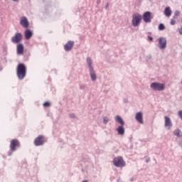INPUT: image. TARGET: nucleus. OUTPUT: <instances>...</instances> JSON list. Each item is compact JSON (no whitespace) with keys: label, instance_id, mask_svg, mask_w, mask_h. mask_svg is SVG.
I'll return each mask as SVG.
<instances>
[{"label":"nucleus","instance_id":"f257e3e1","mask_svg":"<svg viewBox=\"0 0 182 182\" xmlns=\"http://www.w3.org/2000/svg\"><path fill=\"white\" fill-rule=\"evenodd\" d=\"M26 76V66L23 64H18L17 67V77L19 80H22Z\"/></svg>","mask_w":182,"mask_h":182},{"label":"nucleus","instance_id":"f03ea898","mask_svg":"<svg viewBox=\"0 0 182 182\" xmlns=\"http://www.w3.org/2000/svg\"><path fill=\"white\" fill-rule=\"evenodd\" d=\"M150 87L154 92H164L166 90V84L157 82H151Z\"/></svg>","mask_w":182,"mask_h":182},{"label":"nucleus","instance_id":"7ed1b4c3","mask_svg":"<svg viewBox=\"0 0 182 182\" xmlns=\"http://www.w3.org/2000/svg\"><path fill=\"white\" fill-rule=\"evenodd\" d=\"M132 18V26H134V28H137V26H139L140 23H141V19L143 18L141 14L139 13L133 14Z\"/></svg>","mask_w":182,"mask_h":182},{"label":"nucleus","instance_id":"20e7f679","mask_svg":"<svg viewBox=\"0 0 182 182\" xmlns=\"http://www.w3.org/2000/svg\"><path fill=\"white\" fill-rule=\"evenodd\" d=\"M113 164L115 167H124V166H126V162H124L123 157L117 156L114 158Z\"/></svg>","mask_w":182,"mask_h":182},{"label":"nucleus","instance_id":"39448f33","mask_svg":"<svg viewBox=\"0 0 182 182\" xmlns=\"http://www.w3.org/2000/svg\"><path fill=\"white\" fill-rule=\"evenodd\" d=\"M158 47L161 50L166 49L167 48V39L164 37H161L158 39Z\"/></svg>","mask_w":182,"mask_h":182},{"label":"nucleus","instance_id":"423d86ee","mask_svg":"<svg viewBox=\"0 0 182 182\" xmlns=\"http://www.w3.org/2000/svg\"><path fill=\"white\" fill-rule=\"evenodd\" d=\"M164 127L166 130H171V127H173V122H171V119L170 117L165 116L164 117Z\"/></svg>","mask_w":182,"mask_h":182},{"label":"nucleus","instance_id":"0eeeda50","mask_svg":"<svg viewBox=\"0 0 182 182\" xmlns=\"http://www.w3.org/2000/svg\"><path fill=\"white\" fill-rule=\"evenodd\" d=\"M142 18L145 23H150V22H151V13L150 11H146L143 14Z\"/></svg>","mask_w":182,"mask_h":182},{"label":"nucleus","instance_id":"6e6552de","mask_svg":"<svg viewBox=\"0 0 182 182\" xmlns=\"http://www.w3.org/2000/svg\"><path fill=\"white\" fill-rule=\"evenodd\" d=\"M22 41V34L21 33H17L14 36L11 38V42L13 43H19Z\"/></svg>","mask_w":182,"mask_h":182},{"label":"nucleus","instance_id":"1a4fd4ad","mask_svg":"<svg viewBox=\"0 0 182 182\" xmlns=\"http://www.w3.org/2000/svg\"><path fill=\"white\" fill-rule=\"evenodd\" d=\"M45 143V137L42 135L38 136L34 141L35 146H42Z\"/></svg>","mask_w":182,"mask_h":182},{"label":"nucleus","instance_id":"9d476101","mask_svg":"<svg viewBox=\"0 0 182 182\" xmlns=\"http://www.w3.org/2000/svg\"><path fill=\"white\" fill-rule=\"evenodd\" d=\"M20 24L21 25V26H23V28H29V21H28V18L26 16L21 17Z\"/></svg>","mask_w":182,"mask_h":182},{"label":"nucleus","instance_id":"9b49d317","mask_svg":"<svg viewBox=\"0 0 182 182\" xmlns=\"http://www.w3.org/2000/svg\"><path fill=\"white\" fill-rule=\"evenodd\" d=\"M19 146V141L17 139H13L11 141L10 149L11 151H15L16 150V147Z\"/></svg>","mask_w":182,"mask_h":182},{"label":"nucleus","instance_id":"f8f14e48","mask_svg":"<svg viewBox=\"0 0 182 182\" xmlns=\"http://www.w3.org/2000/svg\"><path fill=\"white\" fill-rule=\"evenodd\" d=\"M135 119L138 123H140V124H143L144 122L143 121V112H139L135 114Z\"/></svg>","mask_w":182,"mask_h":182},{"label":"nucleus","instance_id":"ddd939ff","mask_svg":"<svg viewBox=\"0 0 182 182\" xmlns=\"http://www.w3.org/2000/svg\"><path fill=\"white\" fill-rule=\"evenodd\" d=\"M86 63H87V67H88V70H92L95 69L93 68V60H92V58L87 57Z\"/></svg>","mask_w":182,"mask_h":182},{"label":"nucleus","instance_id":"4468645a","mask_svg":"<svg viewBox=\"0 0 182 182\" xmlns=\"http://www.w3.org/2000/svg\"><path fill=\"white\" fill-rule=\"evenodd\" d=\"M75 45V42L73 41H68V43H66L64 46L65 50L66 52H69V50H72V48H73V46Z\"/></svg>","mask_w":182,"mask_h":182},{"label":"nucleus","instance_id":"2eb2a0df","mask_svg":"<svg viewBox=\"0 0 182 182\" xmlns=\"http://www.w3.org/2000/svg\"><path fill=\"white\" fill-rule=\"evenodd\" d=\"M117 134L119 136H124L126 130L124 129V125H119L117 128Z\"/></svg>","mask_w":182,"mask_h":182},{"label":"nucleus","instance_id":"dca6fc26","mask_svg":"<svg viewBox=\"0 0 182 182\" xmlns=\"http://www.w3.org/2000/svg\"><path fill=\"white\" fill-rule=\"evenodd\" d=\"M89 72H90V76L91 80L92 82H96V80H97V75H96L95 69L89 70Z\"/></svg>","mask_w":182,"mask_h":182},{"label":"nucleus","instance_id":"f3484780","mask_svg":"<svg viewBox=\"0 0 182 182\" xmlns=\"http://www.w3.org/2000/svg\"><path fill=\"white\" fill-rule=\"evenodd\" d=\"M114 120L116 123H119V126H124V120L119 115H117L114 117Z\"/></svg>","mask_w":182,"mask_h":182},{"label":"nucleus","instance_id":"a211bd4d","mask_svg":"<svg viewBox=\"0 0 182 182\" xmlns=\"http://www.w3.org/2000/svg\"><path fill=\"white\" fill-rule=\"evenodd\" d=\"M17 55H23V44L17 45Z\"/></svg>","mask_w":182,"mask_h":182},{"label":"nucleus","instance_id":"6ab92c4d","mask_svg":"<svg viewBox=\"0 0 182 182\" xmlns=\"http://www.w3.org/2000/svg\"><path fill=\"white\" fill-rule=\"evenodd\" d=\"M164 14L165 15V16H167L168 18H170V16H171V9H170V7H166L164 11Z\"/></svg>","mask_w":182,"mask_h":182},{"label":"nucleus","instance_id":"aec40b11","mask_svg":"<svg viewBox=\"0 0 182 182\" xmlns=\"http://www.w3.org/2000/svg\"><path fill=\"white\" fill-rule=\"evenodd\" d=\"M32 35H33L32 31H31L30 30H26V31H25L26 39H27V40L31 39V38H32Z\"/></svg>","mask_w":182,"mask_h":182},{"label":"nucleus","instance_id":"412c9836","mask_svg":"<svg viewBox=\"0 0 182 182\" xmlns=\"http://www.w3.org/2000/svg\"><path fill=\"white\" fill-rule=\"evenodd\" d=\"M174 136H176L177 137H181L182 132L180 131V129H177L173 132Z\"/></svg>","mask_w":182,"mask_h":182},{"label":"nucleus","instance_id":"4be33fe9","mask_svg":"<svg viewBox=\"0 0 182 182\" xmlns=\"http://www.w3.org/2000/svg\"><path fill=\"white\" fill-rule=\"evenodd\" d=\"M109 120L110 119H109V117H103V123H104V124H107V123H109Z\"/></svg>","mask_w":182,"mask_h":182},{"label":"nucleus","instance_id":"5701e85b","mask_svg":"<svg viewBox=\"0 0 182 182\" xmlns=\"http://www.w3.org/2000/svg\"><path fill=\"white\" fill-rule=\"evenodd\" d=\"M166 29V26L163 23H160L159 25V31H164Z\"/></svg>","mask_w":182,"mask_h":182},{"label":"nucleus","instance_id":"b1692460","mask_svg":"<svg viewBox=\"0 0 182 182\" xmlns=\"http://www.w3.org/2000/svg\"><path fill=\"white\" fill-rule=\"evenodd\" d=\"M180 15V11H176L174 13V16H173V18H175L176 19H177L178 16H179Z\"/></svg>","mask_w":182,"mask_h":182},{"label":"nucleus","instance_id":"393cba45","mask_svg":"<svg viewBox=\"0 0 182 182\" xmlns=\"http://www.w3.org/2000/svg\"><path fill=\"white\" fill-rule=\"evenodd\" d=\"M176 19H177V18H175L174 17H173V18L171 19V22H170L171 25H172V26L176 25Z\"/></svg>","mask_w":182,"mask_h":182},{"label":"nucleus","instance_id":"a878e982","mask_svg":"<svg viewBox=\"0 0 182 182\" xmlns=\"http://www.w3.org/2000/svg\"><path fill=\"white\" fill-rule=\"evenodd\" d=\"M69 116L71 119H76V114H75L74 113L70 114Z\"/></svg>","mask_w":182,"mask_h":182},{"label":"nucleus","instance_id":"bb28decb","mask_svg":"<svg viewBox=\"0 0 182 182\" xmlns=\"http://www.w3.org/2000/svg\"><path fill=\"white\" fill-rule=\"evenodd\" d=\"M43 105L44 106V107H49V106H50V103L44 102Z\"/></svg>","mask_w":182,"mask_h":182},{"label":"nucleus","instance_id":"cd10ccee","mask_svg":"<svg viewBox=\"0 0 182 182\" xmlns=\"http://www.w3.org/2000/svg\"><path fill=\"white\" fill-rule=\"evenodd\" d=\"M151 55L149 54L146 56V60H151Z\"/></svg>","mask_w":182,"mask_h":182},{"label":"nucleus","instance_id":"c85d7f7f","mask_svg":"<svg viewBox=\"0 0 182 182\" xmlns=\"http://www.w3.org/2000/svg\"><path fill=\"white\" fill-rule=\"evenodd\" d=\"M148 39H149V41H153V37L148 36Z\"/></svg>","mask_w":182,"mask_h":182},{"label":"nucleus","instance_id":"c756f323","mask_svg":"<svg viewBox=\"0 0 182 182\" xmlns=\"http://www.w3.org/2000/svg\"><path fill=\"white\" fill-rule=\"evenodd\" d=\"M107 8H109V3L107 4V5L105 6V9H107Z\"/></svg>","mask_w":182,"mask_h":182},{"label":"nucleus","instance_id":"7c9ffc66","mask_svg":"<svg viewBox=\"0 0 182 182\" xmlns=\"http://www.w3.org/2000/svg\"><path fill=\"white\" fill-rule=\"evenodd\" d=\"M13 2H18L19 0H11Z\"/></svg>","mask_w":182,"mask_h":182},{"label":"nucleus","instance_id":"2f4dec72","mask_svg":"<svg viewBox=\"0 0 182 182\" xmlns=\"http://www.w3.org/2000/svg\"><path fill=\"white\" fill-rule=\"evenodd\" d=\"M97 4H100V0H97Z\"/></svg>","mask_w":182,"mask_h":182},{"label":"nucleus","instance_id":"473e14b6","mask_svg":"<svg viewBox=\"0 0 182 182\" xmlns=\"http://www.w3.org/2000/svg\"><path fill=\"white\" fill-rule=\"evenodd\" d=\"M146 163H149V160H146Z\"/></svg>","mask_w":182,"mask_h":182}]
</instances>
